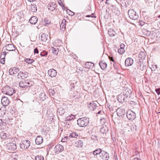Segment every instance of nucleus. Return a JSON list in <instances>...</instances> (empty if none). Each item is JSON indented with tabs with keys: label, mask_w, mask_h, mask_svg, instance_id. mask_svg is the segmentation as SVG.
<instances>
[{
	"label": "nucleus",
	"mask_w": 160,
	"mask_h": 160,
	"mask_svg": "<svg viewBox=\"0 0 160 160\" xmlns=\"http://www.w3.org/2000/svg\"><path fill=\"white\" fill-rule=\"evenodd\" d=\"M89 119L86 117H83L77 120V123L80 127H84L87 126L89 123Z\"/></svg>",
	"instance_id": "obj_1"
},
{
	"label": "nucleus",
	"mask_w": 160,
	"mask_h": 160,
	"mask_svg": "<svg viewBox=\"0 0 160 160\" xmlns=\"http://www.w3.org/2000/svg\"><path fill=\"white\" fill-rule=\"evenodd\" d=\"M129 17L131 19L136 20L138 18V16L137 12L133 9L129 10L128 12Z\"/></svg>",
	"instance_id": "obj_2"
},
{
	"label": "nucleus",
	"mask_w": 160,
	"mask_h": 160,
	"mask_svg": "<svg viewBox=\"0 0 160 160\" xmlns=\"http://www.w3.org/2000/svg\"><path fill=\"white\" fill-rule=\"evenodd\" d=\"M12 88L8 86H6L2 89V92L3 93L10 96L12 95L13 93L12 92Z\"/></svg>",
	"instance_id": "obj_3"
},
{
	"label": "nucleus",
	"mask_w": 160,
	"mask_h": 160,
	"mask_svg": "<svg viewBox=\"0 0 160 160\" xmlns=\"http://www.w3.org/2000/svg\"><path fill=\"white\" fill-rule=\"evenodd\" d=\"M16 145L13 143H9L7 146V148L8 150V152H14L16 149Z\"/></svg>",
	"instance_id": "obj_4"
},
{
	"label": "nucleus",
	"mask_w": 160,
	"mask_h": 160,
	"mask_svg": "<svg viewBox=\"0 0 160 160\" xmlns=\"http://www.w3.org/2000/svg\"><path fill=\"white\" fill-rule=\"evenodd\" d=\"M30 145V142L28 140H26L22 142V143L20 144V147L21 148L26 149Z\"/></svg>",
	"instance_id": "obj_5"
},
{
	"label": "nucleus",
	"mask_w": 160,
	"mask_h": 160,
	"mask_svg": "<svg viewBox=\"0 0 160 160\" xmlns=\"http://www.w3.org/2000/svg\"><path fill=\"white\" fill-rule=\"evenodd\" d=\"M127 117L128 120H134L136 116L135 113L131 110H129L127 112Z\"/></svg>",
	"instance_id": "obj_6"
},
{
	"label": "nucleus",
	"mask_w": 160,
	"mask_h": 160,
	"mask_svg": "<svg viewBox=\"0 0 160 160\" xmlns=\"http://www.w3.org/2000/svg\"><path fill=\"white\" fill-rule=\"evenodd\" d=\"M117 115L119 117H122L125 114V111L123 108H118L116 110Z\"/></svg>",
	"instance_id": "obj_7"
},
{
	"label": "nucleus",
	"mask_w": 160,
	"mask_h": 160,
	"mask_svg": "<svg viewBox=\"0 0 160 160\" xmlns=\"http://www.w3.org/2000/svg\"><path fill=\"white\" fill-rule=\"evenodd\" d=\"M28 76V73L27 72H23L20 71L18 73L17 76L18 78L19 79H24L27 78Z\"/></svg>",
	"instance_id": "obj_8"
},
{
	"label": "nucleus",
	"mask_w": 160,
	"mask_h": 160,
	"mask_svg": "<svg viewBox=\"0 0 160 160\" xmlns=\"http://www.w3.org/2000/svg\"><path fill=\"white\" fill-rule=\"evenodd\" d=\"M63 150V146L60 144H58L55 146L54 150L55 153H58L62 152Z\"/></svg>",
	"instance_id": "obj_9"
},
{
	"label": "nucleus",
	"mask_w": 160,
	"mask_h": 160,
	"mask_svg": "<svg viewBox=\"0 0 160 160\" xmlns=\"http://www.w3.org/2000/svg\"><path fill=\"white\" fill-rule=\"evenodd\" d=\"M57 7L56 3L54 2H50L48 3L47 7L49 10L52 11L54 10Z\"/></svg>",
	"instance_id": "obj_10"
},
{
	"label": "nucleus",
	"mask_w": 160,
	"mask_h": 160,
	"mask_svg": "<svg viewBox=\"0 0 160 160\" xmlns=\"http://www.w3.org/2000/svg\"><path fill=\"white\" fill-rule=\"evenodd\" d=\"M136 65L138 69L141 71H143L146 68V66L144 65L142 61H139L137 62Z\"/></svg>",
	"instance_id": "obj_11"
},
{
	"label": "nucleus",
	"mask_w": 160,
	"mask_h": 160,
	"mask_svg": "<svg viewBox=\"0 0 160 160\" xmlns=\"http://www.w3.org/2000/svg\"><path fill=\"white\" fill-rule=\"evenodd\" d=\"M1 103L3 106H7L9 103V100L7 97L4 96L2 98Z\"/></svg>",
	"instance_id": "obj_12"
},
{
	"label": "nucleus",
	"mask_w": 160,
	"mask_h": 160,
	"mask_svg": "<svg viewBox=\"0 0 160 160\" xmlns=\"http://www.w3.org/2000/svg\"><path fill=\"white\" fill-rule=\"evenodd\" d=\"M133 63V59L130 58H127L125 61V65L126 66H132Z\"/></svg>",
	"instance_id": "obj_13"
},
{
	"label": "nucleus",
	"mask_w": 160,
	"mask_h": 160,
	"mask_svg": "<svg viewBox=\"0 0 160 160\" xmlns=\"http://www.w3.org/2000/svg\"><path fill=\"white\" fill-rule=\"evenodd\" d=\"M48 73L51 77H54L57 74V72L53 69H51L48 70Z\"/></svg>",
	"instance_id": "obj_14"
},
{
	"label": "nucleus",
	"mask_w": 160,
	"mask_h": 160,
	"mask_svg": "<svg viewBox=\"0 0 160 160\" xmlns=\"http://www.w3.org/2000/svg\"><path fill=\"white\" fill-rule=\"evenodd\" d=\"M101 153H102L100 157H101L102 159L106 160L108 159L109 157V154L108 153L104 151H102Z\"/></svg>",
	"instance_id": "obj_15"
},
{
	"label": "nucleus",
	"mask_w": 160,
	"mask_h": 160,
	"mask_svg": "<svg viewBox=\"0 0 160 160\" xmlns=\"http://www.w3.org/2000/svg\"><path fill=\"white\" fill-rule=\"evenodd\" d=\"M6 49L9 51H14L16 49V47L15 46L12 44H9L5 46Z\"/></svg>",
	"instance_id": "obj_16"
},
{
	"label": "nucleus",
	"mask_w": 160,
	"mask_h": 160,
	"mask_svg": "<svg viewBox=\"0 0 160 160\" xmlns=\"http://www.w3.org/2000/svg\"><path fill=\"white\" fill-rule=\"evenodd\" d=\"M19 71V68H14L13 69H10L9 70V72L10 75H13L15 74H16Z\"/></svg>",
	"instance_id": "obj_17"
},
{
	"label": "nucleus",
	"mask_w": 160,
	"mask_h": 160,
	"mask_svg": "<svg viewBox=\"0 0 160 160\" xmlns=\"http://www.w3.org/2000/svg\"><path fill=\"white\" fill-rule=\"evenodd\" d=\"M43 141V139L41 136H38L35 139L36 143L37 145L41 144Z\"/></svg>",
	"instance_id": "obj_18"
},
{
	"label": "nucleus",
	"mask_w": 160,
	"mask_h": 160,
	"mask_svg": "<svg viewBox=\"0 0 160 160\" xmlns=\"http://www.w3.org/2000/svg\"><path fill=\"white\" fill-rule=\"evenodd\" d=\"M108 128L106 125L103 126L101 127L100 130V132L103 133H106L108 132Z\"/></svg>",
	"instance_id": "obj_19"
},
{
	"label": "nucleus",
	"mask_w": 160,
	"mask_h": 160,
	"mask_svg": "<svg viewBox=\"0 0 160 160\" xmlns=\"http://www.w3.org/2000/svg\"><path fill=\"white\" fill-rule=\"evenodd\" d=\"M66 21L65 19H63L61 23L60 24V28L61 30L62 31H64L66 28Z\"/></svg>",
	"instance_id": "obj_20"
},
{
	"label": "nucleus",
	"mask_w": 160,
	"mask_h": 160,
	"mask_svg": "<svg viewBox=\"0 0 160 160\" xmlns=\"http://www.w3.org/2000/svg\"><path fill=\"white\" fill-rule=\"evenodd\" d=\"M29 21L31 24H34L37 22L38 18L35 16H33L30 18Z\"/></svg>",
	"instance_id": "obj_21"
},
{
	"label": "nucleus",
	"mask_w": 160,
	"mask_h": 160,
	"mask_svg": "<svg viewBox=\"0 0 160 160\" xmlns=\"http://www.w3.org/2000/svg\"><path fill=\"white\" fill-rule=\"evenodd\" d=\"M88 107L90 109L92 110H93L96 109L97 105L94 102H91L88 105Z\"/></svg>",
	"instance_id": "obj_22"
},
{
	"label": "nucleus",
	"mask_w": 160,
	"mask_h": 160,
	"mask_svg": "<svg viewBox=\"0 0 160 160\" xmlns=\"http://www.w3.org/2000/svg\"><path fill=\"white\" fill-rule=\"evenodd\" d=\"M65 112V110L62 107L58 108L57 111V114L60 115H63Z\"/></svg>",
	"instance_id": "obj_23"
},
{
	"label": "nucleus",
	"mask_w": 160,
	"mask_h": 160,
	"mask_svg": "<svg viewBox=\"0 0 160 160\" xmlns=\"http://www.w3.org/2000/svg\"><path fill=\"white\" fill-rule=\"evenodd\" d=\"M125 96L123 94H121L118 96V100L119 102L122 103L125 102Z\"/></svg>",
	"instance_id": "obj_24"
},
{
	"label": "nucleus",
	"mask_w": 160,
	"mask_h": 160,
	"mask_svg": "<svg viewBox=\"0 0 160 160\" xmlns=\"http://www.w3.org/2000/svg\"><path fill=\"white\" fill-rule=\"evenodd\" d=\"M111 62H112L111 63L113 64L114 69H117L118 67L117 64L116 63V61L115 59H114L113 57L111 56Z\"/></svg>",
	"instance_id": "obj_25"
},
{
	"label": "nucleus",
	"mask_w": 160,
	"mask_h": 160,
	"mask_svg": "<svg viewBox=\"0 0 160 160\" xmlns=\"http://www.w3.org/2000/svg\"><path fill=\"white\" fill-rule=\"evenodd\" d=\"M48 98L45 92H42L39 95V98L40 100L42 101H44Z\"/></svg>",
	"instance_id": "obj_26"
},
{
	"label": "nucleus",
	"mask_w": 160,
	"mask_h": 160,
	"mask_svg": "<svg viewBox=\"0 0 160 160\" xmlns=\"http://www.w3.org/2000/svg\"><path fill=\"white\" fill-rule=\"evenodd\" d=\"M129 128H130V130L129 131H133L134 130H136L137 127L134 124H132L131 123H129V126H128Z\"/></svg>",
	"instance_id": "obj_27"
},
{
	"label": "nucleus",
	"mask_w": 160,
	"mask_h": 160,
	"mask_svg": "<svg viewBox=\"0 0 160 160\" xmlns=\"http://www.w3.org/2000/svg\"><path fill=\"white\" fill-rule=\"evenodd\" d=\"M48 36L45 33L42 34L41 35V40L43 42H46L48 38Z\"/></svg>",
	"instance_id": "obj_28"
},
{
	"label": "nucleus",
	"mask_w": 160,
	"mask_h": 160,
	"mask_svg": "<svg viewBox=\"0 0 160 160\" xmlns=\"http://www.w3.org/2000/svg\"><path fill=\"white\" fill-rule=\"evenodd\" d=\"M83 143L82 140L77 141L75 143V146L78 148H81L83 146Z\"/></svg>",
	"instance_id": "obj_29"
},
{
	"label": "nucleus",
	"mask_w": 160,
	"mask_h": 160,
	"mask_svg": "<svg viewBox=\"0 0 160 160\" xmlns=\"http://www.w3.org/2000/svg\"><path fill=\"white\" fill-rule=\"evenodd\" d=\"M12 119H10L7 116L3 117V121H4V122L5 123L8 124L9 122H11V121L12 120Z\"/></svg>",
	"instance_id": "obj_30"
},
{
	"label": "nucleus",
	"mask_w": 160,
	"mask_h": 160,
	"mask_svg": "<svg viewBox=\"0 0 160 160\" xmlns=\"http://www.w3.org/2000/svg\"><path fill=\"white\" fill-rule=\"evenodd\" d=\"M102 150L101 149H97L93 152V154L94 155L98 154L100 156L102 153Z\"/></svg>",
	"instance_id": "obj_31"
},
{
	"label": "nucleus",
	"mask_w": 160,
	"mask_h": 160,
	"mask_svg": "<svg viewBox=\"0 0 160 160\" xmlns=\"http://www.w3.org/2000/svg\"><path fill=\"white\" fill-rule=\"evenodd\" d=\"M30 10L32 12H35L37 11L36 5L35 4H32L31 5Z\"/></svg>",
	"instance_id": "obj_32"
},
{
	"label": "nucleus",
	"mask_w": 160,
	"mask_h": 160,
	"mask_svg": "<svg viewBox=\"0 0 160 160\" xmlns=\"http://www.w3.org/2000/svg\"><path fill=\"white\" fill-rule=\"evenodd\" d=\"M99 65L101 68L103 70L106 68L107 66L106 63L103 62L102 61H100L99 63Z\"/></svg>",
	"instance_id": "obj_33"
},
{
	"label": "nucleus",
	"mask_w": 160,
	"mask_h": 160,
	"mask_svg": "<svg viewBox=\"0 0 160 160\" xmlns=\"http://www.w3.org/2000/svg\"><path fill=\"white\" fill-rule=\"evenodd\" d=\"M146 57L145 53L143 52H141L138 55V58L142 60L144 59Z\"/></svg>",
	"instance_id": "obj_34"
},
{
	"label": "nucleus",
	"mask_w": 160,
	"mask_h": 160,
	"mask_svg": "<svg viewBox=\"0 0 160 160\" xmlns=\"http://www.w3.org/2000/svg\"><path fill=\"white\" fill-rule=\"evenodd\" d=\"M6 111L5 110L2 109V108L0 109V117H3L7 115H6Z\"/></svg>",
	"instance_id": "obj_35"
},
{
	"label": "nucleus",
	"mask_w": 160,
	"mask_h": 160,
	"mask_svg": "<svg viewBox=\"0 0 160 160\" xmlns=\"http://www.w3.org/2000/svg\"><path fill=\"white\" fill-rule=\"evenodd\" d=\"M26 87H29L32 85V82L31 81H29L28 80H25Z\"/></svg>",
	"instance_id": "obj_36"
},
{
	"label": "nucleus",
	"mask_w": 160,
	"mask_h": 160,
	"mask_svg": "<svg viewBox=\"0 0 160 160\" xmlns=\"http://www.w3.org/2000/svg\"><path fill=\"white\" fill-rule=\"evenodd\" d=\"M125 127L124 128V129H123V130H125L124 132H131L132 131H129V130H130V128H129L128 127L129 126V123H127L126 125H125Z\"/></svg>",
	"instance_id": "obj_37"
},
{
	"label": "nucleus",
	"mask_w": 160,
	"mask_h": 160,
	"mask_svg": "<svg viewBox=\"0 0 160 160\" xmlns=\"http://www.w3.org/2000/svg\"><path fill=\"white\" fill-rule=\"evenodd\" d=\"M75 118V116L71 115L70 116H69L68 117H67L66 118V121H70L72 119H74Z\"/></svg>",
	"instance_id": "obj_38"
},
{
	"label": "nucleus",
	"mask_w": 160,
	"mask_h": 160,
	"mask_svg": "<svg viewBox=\"0 0 160 160\" xmlns=\"http://www.w3.org/2000/svg\"><path fill=\"white\" fill-rule=\"evenodd\" d=\"M25 61L28 64H32L34 61V60L33 59H31L30 58H27L25 60Z\"/></svg>",
	"instance_id": "obj_39"
},
{
	"label": "nucleus",
	"mask_w": 160,
	"mask_h": 160,
	"mask_svg": "<svg viewBox=\"0 0 160 160\" xmlns=\"http://www.w3.org/2000/svg\"><path fill=\"white\" fill-rule=\"evenodd\" d=\"M27 85L25 84V81L24 82H20L19 83V86L22 88H25L26 87Z\"/></svg>",
	"instance_id": "obj_40"
},
{
	"label": "nucleus",
	"mask_w": 160,
	"mask_h": 160,
	"mask_svg": "<svg viewBox=\"0 0 160 160\" xmlns=\"http://www.w3.org/2000/svg\"><path fill=\"white\" fill-rule=\"evenodd\" d=\"M48 52L46 51L43 50L42 52L40 54V55L42 57H46L48 55Z\"/></svg>",
	"instance_id": "obj_41"
},
{
	"label": "nucleus",
	"mask_w": 160,
	"mask_h": 160,
	"mask_svg": "<svg viewBox=\"0 0 160 160\" xmlns=\"http://www.w3.org/2000/svg\"><path fill=\"white\" fill-rule=\"evenodd\" d=\"M78 134L76 132H72L69 135V137L71 138H76L78 137Z\"/></svg>",
	"instance_id": "obj_42"
},
{
	"label": "nucleus",
	"mask_w": 160,
	"mask_h": 160,
	"mask_svg": "<svg viewBox=\"0 0 160 160\" xmlns=\"http://www.w3.org/2000/svg\"><path fill=\"white\" fill-rule=\"evenodd\" d=\"M112 12L116 13L118 15L120 14V11L117 10V8L115 7L113 9H112Z\"/></svg>",
	"instance_id": "obj_43"
},
{
	"label": "nucleus",
	"mask_w": 160,
	"mask_h": 160,
	"mask_svg": "<svg viewBox=\"0 0 160 160\" xmlns=\"http://www.w3.org/2000/svg\"><path fill=\"white\" fill-rule=\"evenodd\" d=\"M44 158L43 156L37 155L35 157V160H43Z\"/></svg>",
	"instance_id": "obj_44"
},
{
	"label": "nucleus",
	"mask_w": 160,
	"mask_h": 160,
	"mask_svg": "<svg viewBox=\"0 0 160 160\" xmlns=\"http://www.w3.org/2000/svg\"><path fill=\"white\" fill-rule=\"evenodd\" d=\"M0 136L1 138L3 139H5L7 138L6 134L3 132H2L1 133Z\"/></svg>",
	"instance_id": "obj_45"
},
{
	"label": "nucleus",
	"mask_w": 160,
	"mask_h": 160,
	"mask_svg": "<svg viewBox=\"0 0 160 160\" xmlns=\"http://www.w3.org/2000/svg\"><path fill=\"white\" fill-rule=\"evenodd\" d=\"M52 51L53 53L54 54H57L58 52V50H56V48L53 47L51 48Z\"/></svg>",
	"instance_id": "obj_46"
},
{
	"label": "nucleus",
	"mask_w": 160,
	"mask_h": 160,
	"mask_svg": "<svg viewBox=\"0 0 160 160\" xmlns=\"http://www.w3.org/2000/svg\"><path fill=\"white\" fill-rule=\"evenodd\" d=\"M58 3L59 5L62 7V9H64V5L62 3V2L61 0H59L58 1Z\"/></svg>",
	"instance_id": "obj_47"
},
{
	"label": "nucleus",
	"mask_w": 160,
	"mask_h": 160,
	"mask_svg": "<svg viewBox=\"0 0 160 160\" xmlns=\"http://www.w3.org/2000/svg\"><path fill=\"white\" fill-rule=\"evenodd\" d=\"M118 53H119L120 54H122L125 52L124 49L122 48H120L119 49H118Z\"/></svg>",
	"instance_id": "obj_48"
},
{
	"label": "nucleus",
	"mask_w": 160,
	"mask_h": 160,
	"mask_svg": "<svg viewBox=\"0 0 160 160\" xmlns=\"http://www.w3.org/2000/svg\"><path fill=\"white\" fill-rule=\"evenodd\" d=\"M158 68V66L157 65H153L151 68L152 71H155V70Z\"/></svg>",
	"instance_id": "obj_49"
},
{
	"label": "nucleus",
	"mask_w": 160,
	"mask_h": 160,
	"mask_svg": "<svg viewBox=\"0 0 160 160\" xmlns=\"http://www.w3.org/2000/svg\"><path fill=\"white\" fill-rule=\"evenodd\" d=\"M100 122L101 124L102 125L104 124L105 122H106V120L105 118H101L100 120Z\"/></svg>",
	"instance_id": "obj_50"
},
{
	"label": "nucleus",
	"mask_w": 160,
	"mask_h": 160,
	"mask_svg": "<svg viewBox=\"0 0 160 160\" xmlns=\"http://www.w3.org/2000/svg\"><path fill=\"white\" fill-rule=\"evenodd\" d=\"M6 54V53L5 52H3L1 56H0V58L1 59H5V57Z\"/></svg>",
	"instance_id": "obj_51"
},
{
	"label": "nucleus",
	"mask_w": 160,
	"mask_h": 160,
	"mask_svg": "<svg viewBox=\"0 0 160 160\" xmlns=\"http://www.w3.org/2000/svg\"><path fill=\"white\" fill-rule=\"evenodd\" d=\"M49 92L50 94H51L52 96L54 95V94H55V92L52 89L49 90Z\"/></svg>",
	"instance_id": "obj_52"
},
{
	"label": "nucleus",
	"mask_w": 160,
	"mask_h": 160,
	"mask_svg": "<svg viewBox=\"0 0 160 160\" xmlns=\"http://www.w3.org/2000/svg\"><path fill=\"white\" fill-rule=\"evenodd\" d=\"M68 137H65L63 138L62 140V142H65L67 141V140L68 139Z\"/></svg>",
	"instance_id": "obj_53"
},
{
	"label": "nucleus",
	"mask_w": 160,
	"mask_h": 160,
	"mask_svg": "<svg viewBox=\"0 0 160 160\" xmlns=\"http://www.w3.org/2000/svg\"><path fill=\"white\" fill-rule=\"evenodd\" d=\"M86 17H87L96 18V16H94V14L93 13L91 15H86Z\"/></svg>",
	"instance_id": "obj_54"
},
{
	"label": "nucleus",
	"mask_w": 160,
	"mask_h": 160,
	"mask_svg": "<svg viewBox=\"0 0 160 160\" xmlns=\"http://www.w3.org/2000/svg\"><path fill=\"white\" fill-rule=\"evenodd\" d=\"M155 91L158 95L160 94V88H159L157 89H156Z\"/></svg>",
	"instance_id": "obj_55"
},
{
	"label": "nucleus",
	"mask_w": 160,
	"mask_h": 160,
	"mask_svg": "<svg viewBox=\"0 0 160 160\" xmlns=\"http://www.w3.org/2000/svg\"><path fill=\"white\" fill-rule=\"evenodd\" d=\"M111 32H112V33L111 34V37L114 36L115 34V32L113 30H112V31H111Z\"/></svg>",
	"instance_id": "obj_56"
},
{
	"label": "nucleus",
	"mask_w": 160,
	"mask_h": 160,
	"mask_svg": "<svg viewBox=\"0 0 160 160\" xmlns=\"http://www.w3.org/2000/svg\"><path fill=\"white\" fill-rule=\"evenodd\" d=\"M74 85H75V83L74 82H71V83L70 84V88H71V89H72V88H74V87H75Z\"/></svg>",
	"instance_id": "obj_57"
},
{
	"label": "nucleus",
	"mask_w": 160,
	"mask_h": 160,
	"mask_svg": "<svg viewBox=\"0 0 160 160\" xmlns=\"http://www.w3.org/2000/svg\"><path fill=\"white\" fill-rule=\"evenodd\" d=\"M4 121H3V117L2 119H0V125L1 126L3 125V123H4Z\"/></svg>",
	"instance_id": "obj_58"
},
{
	"label": "nucleus",
	"mask_w": 160,
	"mask_h": 160,
	"mask_svg": "<svg viewBox=\"0 0 160 160\" xmlns=\"http://www.w3.org/2000/svg\"><path fill=\"white\" fill-rule=\"evenodd\" d=\"M34 54L38 53L39 52L38 48H35L34 49Z\"/></svg>",
	"instance_id": "obj_59"
},
{
	"label": "nucleus",
	"mask_w": 160,
	"mask_h": 160,
	"mask_svg": "<svg viewBox=\"0 0 160 160\" xmlns=\"http://www.w3.org/2000/svg\"><path fill=\"white\" fill-rule=\"evenodd\" d=\"M120 48H122L124 49L125 45L124 44H123V43H122L120 45Z\"/></svg>",
	"instance_id": "obj_60"
},
{
	"label": "nucleus",
	"mask_w": 160,
	"mask_h": 160,
	"mask_svg": "<svg viewBox=\"0 0 160 160\" xmlns=\"http://www.w3.org/2000/svg\"><path fill=\"white\" fill-rule=\"evenodd\" d=\"M1 63L3 64L5 63L4 59H1L0 60Z\"/></svg>",
	"instance_id": "obj_61"
},
{
	"label": "nucleus",
	"mask_w": 160,
	"mask_h": 160,
	"mask_svg": "<svg viewBox=\"0 0 160 160\" xmlns=\"http://www.w3.org/2000/svg\"><path fill=\"white\" fill-rule=\"evenodd\" d=\"M110 1V0H106L105 1L106 4H109Z\"/></svg>",
	"instance_id": "obj_62"
},
{
	"label": "nucleus",
	"mask_w": 160,
	"mask_h": 160,
	"mask_svg": "<svg viewBox=\"0 0 160 160\" xmlns=\"http://www.w3.org/2000/svg\"><path fill=\"white\" fill-rule=\"evenodd\" d=\"M68 11H69L70 12H71V13H70L69 14H70L71 15H74V13L72 11H71L70 10L68 9Z\"/></svg>",
	"instance_id": "obj_63"
},
{
	"label": "nucleus",
	"mask_w": 160,
	"mask_h": 160,
	"mask_svg": "<svg viewBox=\"0 0 160 160\" xmlns=\"http://www.w3.org/2000/svg\"><path fill=\"white\" fill-rule=\"evenodd\" d=\"M44 21H45V22H46V24H48V23H49V21H48L47 19H45Z\"/></svg>",
	"instance_id": "obj_64"
}]
</instances>
